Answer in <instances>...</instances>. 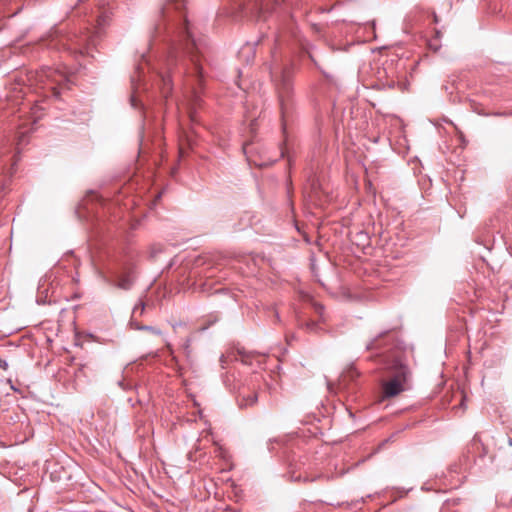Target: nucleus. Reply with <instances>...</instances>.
Instances as JSON below:
<instances>
[{
	"label": "nucleus",
	"instance_id": "nucleus-4",
	"mask_svg": "<svg viewBox=\"0 0 512 512\" xmlns=\"http://www.w3.org/2000/svg\"><path fill=\"white\" fill-rule=\"evenodd\" d=\"M36 82L42 84L43 88L49 87L52 90L56 88L54 84L62 85L68 81L67 71L60 68L43 67L35 74Z\"/></svg>",
	"mask_w": 512,
	"mask_h": 512
},
{
	"label": "nucleus",
	"instance_id": "nucleus-13",
	"mask_svg": "<svg viewBox=\"0 0 512 512\" xmlns=\"http://www.w3.org/2000/svg\"><path fill=\"white\" fill-rule=\"evenodd\" d=\"M183 350H184L186 356L189 357L191 354V339L188 338L185 340V342L183 344Z\"/></svg>",
	"mask_w": 512,
	"mask_h": 512
},
{
	"label": "nucleus",
	"instance_id": "nucleus-21",
	"mask_svg": "<svg viewBox=\"0 0 512 512\" xmlns=\"http://www.w3.org/2000/svg\"><path fill=\"white\" fill-rule=\"evenodd\" d=\"M429 45H430V48H431V49H433V50H435V51H437V50H438V48H439L437 45H434L432 42H430V44H429Z\"/></svg>",
	"mask_w": 512,
	"mask_h": 512
},
{
	"label": "nucleus",
	"instance_id": "nucleus-18",
	"mask_svg": "<svg viewBox=\"0 0 512 512\" xmlns=\"http://www.w3.org/2000/svg\"><path fill=\"white\" fill-rule=\"evenodd\" d=\"M107 19H108V16H106V15H103V16L99 17V19H98V26L99 27L104 26L106 21H107Z\"/></svg>",
	"mask_w": 512,
	"mask_h": 512
},
{
	"label": "nucleus",
	"instance_id": "nucleus-15",
	"mask_svg": "<svg viewBox=\"0 0 512 512\" xmlns=\"http://www.w3.org/2000/svg\"><path fill=\"white\" fill-rule=\"evenodd\" d=\"M305 326H306V329H307V330H309V331H315L318 325H317V323H316V322L311 321V322H307V323L305 324Z\"/></svg>",
	"mask_w": 512,
	"mask_h": 512
},
{
	"label": "nucleus",
	"instance_id": "nucleus-19",
	"mask_svg": "<svg viewBox=\"0 0 512 512\" xmlns=\"http://www.w3.org/2000/svg\"><path fill=\"white\" fill-rule=\"evenodd\" d=\"M0 367H2L4 370L8 369V363L6 361H2L0 359Z\"/></svg>",
	"mask_w": 512,
	"mask_h": 512
},
{
	"label": "nucleus",
	"instance_id": "nucleus-20",
	"mask_svg": "<svg viewBox=\"0 0 512 512\" xmlns=\"http://www.w3.org/2000/svg\"><path fill=\"white\" fill-rule=\"evenodd\" d=\"M131 326L134 327L136 330H137V327H141L142 325H139L138 323L134 322V321H131L130 322Z\"/></svg>",
	"mask_w": 512,
	"mask_h": 512
},
{
	"label": "nucleus",
	"instance_id": "nucleus-23",
	"mask_svg": "<svg viewBox=\"0 0 512 512\" xmlns=\"http://www.w3.org/2000/svg\"><path fill=\"white\" fill-rule=\"evenodd\" d=\"M274 315H275L276 319H277V320H279V314H278V312L274 311Z\"/></svg>",
	"mask_w": 512,
	"mask_h": 512
},
{
	"label": "nucleus",
	"instance_id": "nucleus-2",
	"mask_svg": "<svg viewBox=\"0 0 512 512\" xmlns=\"http://www.w3.org/2000/svg\"><path fill=\"white\" fill-rule=\"evenodd\" d=\"M365 350L381 357L390 375V379L382 384L383 397L392 398L405 391L411 379V370L402 359L400 343L393 330L379 332L366 343Z\"/></svg>",
	"mask_w": 512,
	"mask_h": 512
},
{
	"label": "nucleus",
	"instance_id": "nucleus-16",
	"mask_svg": "<svg viewBox=\"0 0 512 512\" xmlns=\"http://www.w3.org/2000/svg\"><path fill=\"white\" fill-rule=\"evenodd\" d=\"M163 29H164V30H166V29H167V27H166V26H165V27H162V25H161V24H158V25L155 27V35H154V37L156 38V37L160 36V35H161V33H162V30H163Z\"/></svg>",
	"mask_w": 512,
	"mask_h": 512
},
{
	"label": "nucleus",
	"instance_id": "nucleus-10",
	"mask_svg": "<svg viewBox=\"0 0 512 512\" xmlns=\"http://www.w3.org/2000/svg\"><path fill=\"white\" fill-rule=\"evenodd\" d=\"M137 330L149 331V332H151L153 334H156V335H160L161 334V331L158 328L153 327V326H148V325L137 327Z\"/></svg>",
	"mask_w": 512,
	"mask_h": 512
},
{
	"label": "nucleus",
	"instance_id": "nucleus-3",
	"mask_svg": "<svg viewBox=\"0 0 512 512\" xmlns=\"http://www.w3.org/2000/svg\"><path fill=\"white\" fill-rule=\"evenodd\" d=\"M269 70L278 95L282 128L285 130L287 118L294 104L293 77L295 67L292 62L278 63L275 61L270 65Z\"/></svg>",
	"mask_w": 512,
	"mask_h": 512
},
{
	"label": "nucleus",
	"instance_id": "nucleus-12",
	"mask_svg": "<svg viewBox=\"0 0 512 512\" xmlns=\"http://www.w3.org/2000/svg\"><path fill=\"white\" fill-rule=\"evenodd\" d=\"M309 58L310 60L313 62V64L315 65V67L321 71V73L325 76V77H329V75L322 69V67L319 65L318 61L315 59V57L312 55V54H309Z\"/></svg>",
	"mask_w": 512,
	"mask_h": 512
},
{
	"label": "nucleus",
	"instance_id": "nucleus-7",
	"mask_svg": "<svg viewBox=\"0 0 512 512\" xmlns=\"http://www.w3.org/2000/svg\"><path fill=\"white\" fill-rule=\"evenodd\" d=\"M237 353L238 357H236V360L241 361L245 365H253L254 359L259 357L252 352L245 351L244 349H238Z\"/></svg>",
	"mask_w": 512,
	"mask_h": 512
},
{
	"label": "nucleus",
	"instance_id": "nucleus-9",
	"mask_svg": "<svg viewBox=\"0 0 512 512\" xmlns=\"http://www.w3.org/2000/svg\"><path fill=\"white\" fill-rule=\"evenodd\" d=\"M133 281L134 280L130 276L122 277L118 281L117 287L120 289H123V290H129V289H131V287L133 285Z\"/></svg>",
	"mask_w": 512,
	"mask_h": 512
},
{
	"label": "nucleus",
	"instance_id": "nucleus-8",
	"mask_svg": "<svg viewBox=\"0 0 512 512\" xmlns=\"http://www.w3.org/2000/svg\"><path fill=\"white\" fill-rule=\"evenodd\" d=\"M257 400H258L257 394L256 393H250L247 396H243L239 400V407L240 408H246V407L253 406L257 402Z\"/></svg>",
	"mask_w": 512,
	"mask_h": 512
},
{
	"label": "nucleus",
	"instance_id": "nucleus-17",
	"mask_svg": "<svg viewBox=\"0 0 512 512\" xmlns=\"http://www.w3.org/2000/svg\"><path fill=\"white\" fill-rule=\"evenodd\" d=\"M314 309L320 315V317H323L324 307L321 304L315 303Z\"/></svg>",
	"mask_w": 512,
	"mask_h": 512
},
{
	"label": "nucleus",
	"instance_id": "nucleus-5",
	"mask_svg": "<svg viewBox=\"0 0 512 512\" xmlns=\"http://www.w3.org/2000/svg\"><path fill=\"white\" fill-rule=\"evenodd\" d=\"M185 0H165L160 8V13L163 18H167L172 10L181 12L185 7Z\"/></svg>",
	"mask_w": 512,
	"mask_h": 512
},
{
	"label": "nucleus",
	"instance_id": "nucleus-1",
	"mask_svg": "<svg viewBox=\"0 0 512 512\" xmlns=\"http://www.w3.org/2000/svg\"><path fill=\"white\" fill-rule=\"evenodd\" d=\"M171 29L177 34V39H170L167 56L158 72L161 92L165 98L172 91L173 74H191L196 77L202 75L200 57L207 46L205 38L195 36L185 15Z\"/></svg>",
	"mask_w": 512,
	"mask_h": 512
},
{
	"label": "nucleus",
	"instance_id": "nucleus-6",
	"mask_svg": "<svg viewBox=\"0 0 512 512\" xmlns=\"http://www.w3.org/2000/svg\"><path fill=\"white\" fill-rule=\"evenodd\" d=\"M350 239L353 244L360 248H365L370 245L369 233L364 230H355L350 232Z\"/></svg>",
	"mask_w": 512,
	"mask_h": 512
},
{
	"label": "nucleus",
	"instance_id": "nucleus-22",
	"mask_svg": "<svg viewBox=\"0 0 512 512\" xmlns=\"http://www.w3.org/2000/svg\"><path fill=\"white\" fill-rule=\"evenodd\" d=\"M131 103H132V106H134V107H136V106H137V104H136V99H135V97H134V96H133V97H131Z\"/></svg>",
	"mask_w": 512,
	"mask_h": 512
},
{
	"label": "nucleus",
	"instance_id": "nucleus-11",
	"mask_svg": "<svg viewBox=\"0 0 512 512\" xmlns=\"http://www.w3.org/2000/svg\"><path fill=\"white\" fill-rule=\"evenodd\" d=\"M145 309V303L143 301H140L138 304H136L133 308V314H136L139 311V314L142 315Z\"/></svg>",
	"mask_w": 512,
	"mask_h": 512
},
{
	"label": "nucleus",
	"instance_id": "nucleus-14",
	"mask_svg": "<svg viewBox=\"0 0 512 512\" xmlns=\"http://www.w3.org/2000/svg\"><path fill=\"white\" fill-rule=\"evenodd\" d=\"M471 445L475 448H478L479 446H482V442H481V439L479 437L478 434H475L472 441H471Z\"/></svg>",
	"mask_w": 512,
	"mask_h": 512
}]
</instances>
